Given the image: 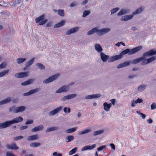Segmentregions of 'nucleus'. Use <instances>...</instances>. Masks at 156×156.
Masks as SVG:
<instances>
[{"label":"nucleus","instance_id":"obj_1","mask_svg":"<svg viewBox=\"0 0 156 156\" xmlns=\"http://www.w3.org/2000/svg\"><path fill=\"white\" fill-rule=\"evenodd\" d=\"M156 54V50H154L153 49L147 51L143 54V56L140 58H137V63L143 61L141 64L142 65H146L148 64L147 59H145L147 57Z\"/></svg>","mask_w":156,"mask_h":156},{"label":"nucleus","instance_id":"obj_2","mask_svg":"<svg viewBox=\"0 0 156 156\" xmlns=\"http://www.w3.org/2000/svg\"><path fill=\"white\" fill-rule=\"evenodd\" d=\"M45 15L43 14L36 18L35 21L38 23V25H42L46 23L48 21L47 19H44Z\"/></svg>","mask_w":156,"mask_h":156},{"label":"nucleus","instance_id":"obj_3","mask_svg":"<svg viewBox=\"0 0 156 156\" xmlns=\"http://www.w3.org/2000/svg\"><path fill=\"white\" fill-rule=\"evenodd\" d=\"M136 52V47H135L132 49H126L122 51L120 54L119 55L120 57L121 58L123 55L128 54L129 55H132Z\"/></svg>","mask_w":156,"mask_h":156},{"label":"nucleus","instance_id":"obj_4","mask_svg":"<svg viewBox=\"0 0 156 156\" xmlns=\"http://www.w3.org/2000/svg\"><path fill=\"white\" fill-rule=\"evenodd\" d=\"M136 64V59H135L132 62H125L121 64H119L117 66V68L118 69L130 65V64Z\"/></svg>","mask_w":156,"mask_h":156},{"label":"nucleus","instance_id":"obj_5","mask_svg":"<svg viewBox=\"0 0 156 156\" xmlns=\"http://www.w3.org/2000/svg\"><path fill=\"white\" fill-rule=\"evenodd\" d=\"M59 74H56L53 75L52 76H50L47 79L44 80L43 81V83H47L52 82L57 79L59 76Z\"/></svg>","mask_w":156,"mask_h":156},{"label":"nucleus","instance_id":"obj_6","mask_svg":"<svg viewBox=\"0 0 156 156\" xmlns=\"http://www.w3.org/2000/svg\"><path fill=\"white\" fill-rule=\"evenodd\" d=\"M110 31L109 28H103L101 30H98L96 27V33L99 36H101L104 34Z\"/></svg>","mask_w":156,"mask_h":156},{"label":"nucleus","instance_id":"obj_7","mask_svg":"<svg viewBox=\"0 0 156 156\" xmlns=\"http://www.w3.org/2000/svg\"><path fill=\"white\" fill-rule=\"evenodd\" d=\"M29 72L19 73L15 74V76L17 78H23L28 76Z\"/></svg>","mask_w":156,"mask_h":156},{"label":"nucleus","instance_id":"obj_8","mask_svg":"<svg viewBox=\"0 0 156 156\" xmlns=\"http://www.w3.org/2000/svg\"><path fill=\"white\" fill-rule=\"evenodd\" d=\"M11 124L10 121L0 123V129L5 128L9 126Z\"/></svg>","mask_w":156,"mask_h":156},{"label":"nucleus","instance_id":"obj_9","mask_svg":"<svg viewBox=\"0 0 156 156\" xmlns=\"http://www.w3.org/2000/svg\"><path fill=\"white\" fill-rule=\"evenodd\" d=\"M23 120V119L22 117L19 116L14 118L12 120L10 121V122L12 124L22 122Z\"/></svg>","mask_w":156,"mask_h":156},{"label":"nucleus","instance_id":"obj_10","mask_svg":"<svg viewBox=\"0 0 156 156\" xmlns=\"http://www.w3.org/2000/svg\"><path fill=\"white\" fill-rule=\"evenodd\" d=\"M62 109V107H59L56 108L54 109L53 110L51 111L49 113V115L50 116H52L55 114L58 113L59 111H60Z\"/></svg>","mask_w":156,"mask_h":156},{"label":"nucleus","instance_id":"obj_11","mask_svg":"<svg viewBox=\"0 0 156 156\" xmlns=\"http://www.w3.org/2000/svg\"><path fill=\"white\" fill-rule=\"evenodd\" d=\"M79 29L78 27H76L71 29L70 30H68L66 32V35H69L70 34L75 33L77 32Z\"/></svg>","mask_w":156,"mask_h":156},{"label":"nucleus","instance_id":"obj_12","mask_svg":"<svg viewBox=\"0 0 156 156\" xmlns=\"http://www.w3.org/2000/svg\"><path fill=\"white\" fill-rule=\"evenodd\" d=\"M68 90V87L67 86H64L58 89L55 92L56 93H59L62 92H66Z\"/></svg>","mask_w":156,"mask_h":156},{"label":"nucleus","instance_id":"obj_13","mask_svg":"<svg viewBox=\"0 0 156 156\" xmlns=\"http://www.w3.org/2000/svg\"><path fill=\"white\" fill-rule=\"evenodd\" d=\"M76 96V94H69L64 96L63 98L62 99V100L64 101L66 100L73 98L75 97Z\"/></svg>","mask_w":156,"mask_h":156},{"label":"nucleus","instance_id":"obj_14","mask_svg":"<svg viewBox=\"0 0 156 156\" xmlns=\"http://www.w3.org/2000/svg\"><path fill=\"white\" fill-rule=\"evenodd\" d=\"M25 108L23 106H21L15 108L14 110V113H17L19 112H21L25 111Z\"/></svg>","mask_w":156,"mask_h":156},{"label":"nucleus","instance_id":"obj_15","mask_svg":"<svg viewBox=\"0 0 156 156\" xmlns=\"http://www.w3.org/2000/svg\"><path fill=\"white\" fill-rule=\"evenodd\" d=\"M120 59V57L119 55H116L114 56H112L108 58V61L109 62H113L117 60Z\"/></svg>","mask_w":156,"mask_h":156},{"label":"nucleus","instance_id":"obj_16","mask_svg":"<svg viewBox=\"0 0 156 156\" xmlns=\"http://www.w3.org/2000/svg\"><path fill=\"white\" fill-rule=\"evenodd\" d=\"M101 58L104 62H106L108 59L109 56L107 55L102 52L100 53Z\"/></svg>","mask_w":156,"mask_h":156},{"label":"nucleus","instance_id":"obj_17","mask_svg":"<svg viewBox=\"0 0 156 156\" xmlns=\"http://www.w3.org/2000/svg\"><path fill=\"white\" fill-rule=\"evenodd\" d=\"M111 105V104H108L107 102H105L103 104L104 109L107 112L109 111Z\"/></svg>","mask_w":156,"mask_h":156},{"label":"nucleus","instance_id":"obj_18","mask_svg":"<svg viewBox=\"0 0 156 156\" xmlns=\"http://www.w3.org/2000/svg\"><path fill=\"white\" fill-rule=\"evenodd\" d=\"M6 147L8 148L11 149L17 150L18 149V147L15 143L12 144L11 145L7 144Z\"/></svg>","mask_w":156,"mask_h":156},{"label":"nucleus","instance_id":"obj_19","mask_svg":"<svg viewBox=\"0 0 156 156\" xmlns=\"http://www.w3.org/2000/svg\"><path fill=\"white\" fill-rule=\"evenodd\" d=\"M96 145L94 144L92 146H87L84 147L82 149V151H84L87 150H91L95 147Z\"/></svg>","mask_w":156,"mask_h":156},{"label":"nucleus","instance_id":"obj_20","mask_svg":"<svg viewBox=\"0 0 156 156\" xmlns=\"http://www.w3.org/2000/svg\"><path fill=\"white\" fill-rule=\"evenodd\" d=\"M133 15H126L122 16L121 19V21H126L129 20L133 17Z\"/></svg>","mask_w":156,"mask_h":156},{"label":"nucleus","instance_id":"obj_21","mask_svg":"<svg viewBox=\"0 0 156 156\" xmlns=\"http://www.w3.org/2000/svg\"><path fill=\"white\" fill-rule=\"evenodd\" d=\"M129 10L126 9H121L120 11L117 14L118 16H121L124 14H125L128 13Z\"/></svg>","mask_w":156,"mask_h":156},{"label":"nucleus","instance_id":"obj_22","mask_svg":"<svg viewBox=\"0 0 156 156\" xmlns=\"http://www.w3.org/2000/svg\"><path fill=\"white\" fill-rule=\"evenodd\" d=\"M39 137V136L37 134L34 135L28 136V140L29 141L36 140L38 139Z\"/></svg>","mask_w":156,"mask_h":156},{"label":"nucleus","instance_id":"obj_23","mask_svg":"<svg viewBox=\"0 0 156 156\" xmlns=\"http://www.w3.org/2000/svg\"><path fill=\"white\" fill-rule=\"evenodd\" d=\"M101 96V95L99 94H92L91 95H89L87 96L86 98L88 99H92L93 98H99Z\"/></svg>","mask_w":156,"mask_h":156},{"label":"nucleus","instance_id":"obj_24","mask_svg":"<svg viewBox=\"0 0 156 156\" xmlns=\"http://www.w3.org/2000/svg\"><path fill=\"white\" fill-rule=\"evenodd\" d=\"M65 21L64 20H62L60 22L55 24L54 26V27L57 28L62 27L65 25Z\"/></svg>","mask_w":156,"mask_h":156},{"label":"nucleus","instance_id":"obj_25","mask_svg":"<svg viewBox=\"0 0 156 156\" xmlns=\"http://www.w3.org/2000/svg\"><path fill=\"white\" fill-rule=\"evenodd\" d=\"M91 131V129L90 128H88L87 129L81 131L79 132L78 133V135H81L83 134H84L87 133H88L89 132H90Z\"/></svg>","mask_w":156,"mask_h":156},{"label":"nucleus","instance_id":"obj_26","mask_svg":"<svg viewBox=\"0 0 156 156\" xmlns=\"http://www.w3.org/2000/svg\"><path fill=\"white\" fill-rule=\"evenodd\" d=\"M91 131V129L90 128H88L87 129L81 131L79 132L78 133V135H81L83 134H84L87 133H88L89 132H90Z\"/></svg>","mask_w":156,"mask_h":156},{"label":"nucleus","instance_id":"obj_27","mask_svg":"<svg viewBox=\"0 0 156 156\" xmlns=\"http://www.w3.org/2000/svg\"><path fill=\"white\" fill-rule=\"evenodd\" d=\"M34 59L35 58H33L27 62L25 64L26 67H27L31 66L33 63Z\"/></svg>","mask_w":156,"mask_h":156},{"label":"nucleus","instance_id":"obj_28","mask_svg":"<svg viewBox=\"0 0 156 156\" xmlns=\"http://www.w3.org/2000/svg\"><path fill=\"white\" fill-rule=\"evenodd\" d=\"M11 101V99L10 98H6L4 100L0 101V105L3 104H5L10 102Z\"/></svg>","mask_w":156,"mask_h":156},{"label":"nucleus","instance_id":"obj_29","mask_svg":"<svg viewBox=\"0 0 156 156\" xmlns=\"http://www.w3.org/2000/svg\"><path fill=\"white\" fill-rule=\"evenodd\" d=\"M77 127H75L72 128H70L66 130V133H72L74 132L77 129Z\"/></svg>","mask_w":156,"mask_h":156},{"label":"nucleus","instance_id":"obj_30","mask_svg":"<svg viewBox=\"0 0 156 156\" xmlns=\"http://www.w3.org/2000/svg\"><path fill=\"white\" fill-rule=\"evenodd\" d=\"M95 49L98 52H101L102 51V48L100 45L98 44L95 45Z\"/></svg>","mask_w":156,"mask_h":156},{"label":"nucleus","instance_id":"obj_31","mask_svg":"<svg viewBox=\"0 0 156 156\" xmlns=\"http://www.w3.org/2000/svg\"><path fill=\"white\" fill-rule=\"evenodd\" d=\"M58 129V127H52L48 128H47L45 132H48L50 131L55 130Z\"/></svg>","mask_w":156,"mask_h":156},{"label":"nucleus","instance_id":"obj_32","mask_svg":"<svg viewBox=\"0 0 156 156\" xmlns=\"http://www.w3.org/2000/svg\"><path fill=\"white\" fill-rule=\"evenodd\" d=\"M74 139V137L73 136H67L66 139V142L68 143L69 142L72 141Z\"/></svg>","mask_w":156,"mask_h":156},{"label":"nucleus","instance_id":"obj_33","mask_svg":"<svg viewBox=\"0 0 156 156\" xmlns=\"http://www.w3.org/2000/svg\"><path fill=\"white\" fill-rule=\"evenodd\" d=\"M33 82V79H29L27 81H25L22 83V85L25 86L32 83Z\"/></svg>","mask_w":156,"mask_h":156},{"label":"nucleus","instance_id":"obj_34","mask_svg":"<svg viewBox=\"0 0 156 156\" xmlns=\"http://www.w3.org/2000/svg\"><path fill=\"white\" fill-rule=\"evenodd\" d=\"M96 27H94L91 30H89L87 33V35H91L95 32L96 33Z\"/></svg>","mask_w":156,"mask_h":156},{"label":"nucleus","instance_id":"obj_35","mask_svg":"<svg viewBox=\"0 0 156 156\" xmlns=\"http://www.w3.org/2000/svg\"><path fill=\"white\" fill-rule=\"evenodd\" d=\"M41 145V144L39 143L34 142L31 143L30 144V146L31 147H35L39 146Z\"/></svg>","mask_w":156,"mask_h":156},{"label":"nucleus","instance_id":"obj_36","mask_svg":"<svg viewBox=\"0 0 156 156\" xmlns=\"http://www.w3.org/2000/svg\"><path fill=\"white\" fill-rule=\"evenodd\" d=\"M26 58H20L17 59V62L18 64H21L26 60Z\"/></svg>","mask_w":156,"mask_h":156},{"label":"nucleus","instance_id":"obj_37","mask_svg":"<svg viewBox=\"0 0 156 156\" xmlns=\"http://www.w3.org/2000/svg\"><path fill=\"white\" fill-rule=\"evenodd\" d=\"M156 59V56H154L151 57L148 59H147V63H149L151 62L154 60H155Z\"/></svg>","mask_w":156,"mask_h":156},{"label":"nucleus","instance_id":"obj_38","mask_svg":"<svg viewBox=\"0 0 156 156\" xmlns=\"http://www.w3.org/2000/svg\"><path fill=\"white\" fill-rule=\"evenodd\" d=\"M104 132V130H103L97 131L94 132L93 135L94 136H96L103 133Z\"/></svg>","mask_w":156,"mask_h":156},{"label":"nucleus","instance_id":"obj_39","mask_svg":"<svg viewBox=\"0 0 156 156\" xmlns=\"http://www.w3.org/2000/svg\"><path fill=\"white\" fill-rule=\"evenodd\" d=\"M58 13L59 15L63 17L64 16V12L63 9L58 10Z\"/></svg>","mask_w":156,"mask_h":156},{"label":"nucleus","instance_id":"obj_40","mask_svg":"<svg viewBox=\"0 0 156 156\" xmlns=\"http://www.w3.org/2000/svg\"><path fill=\"white\" fill-rule=\"evenodd\" d=\"M9 71V70H6L0 73V77H2L7 74Z\"/></svg>","mask_w":156,"mask_h":156},{"label":"nucleus","instance_id":"obj_41","mask_svg":"<svg viewBox=\"0 0 156 156\" xmlns=\"http://www.w3.org/2000/svg\"><path fill=\"white\" fill-rule=\"evenodd\" d=\"M77 147H75L71 150L69 152V155H72L75 154L77 151Z\"/></svg>","mask_w":156,"mask_h":156},{"label":"nucleus","instance_id":"obj_42","mask_svg":"<svg viewBox=\"0 0 156 156\" xmlns=\"http://www.w3.org/2000/svg\"><path fill=\"white\" fill-rule=\"evenodd\" d=\"M40 89L39 88H37L30 90V94H34L38 92L40 90Z\"/></svg>","mask_w":156,"mask_h":156},{"label":"nucleus","instance_id":"obj_43","mask_svg":"<svg viewBox=\"0 0 156 156\" xmlns=\"http://www.w3.org/2000/svg\"><path fill=\"white\" fill-rule=\"evenodd\" d=\"M36 65L37 66H38L41 70L43 69H45V66L43 65L40 63H37L36 64Z\"/></svg>","mask_w":156,"mask_h":156},{"label":"nucleus","instance_id":"obj_44","mask_svg":"<svg viewBox=\"0 0 156 156\" xmlns=\"http://www.w3.org/2000/svg\"><path fill=\"white\" fill-rule=\"evenodd\" d=\"M145 85H142L138 87L137 89L139 91H142L145 89Z\"/></svg>","mask_w":156,"mask_h":156},{"label":"nucleus","instance_id":"obj_45","mask_svg":"<svg viewBox=\"0 0 156 156\" xmlns=\"http://www.w3.org/2000/svg\"><path fill=\"white\" fill-rule=\"evenodd\" d=\"M90 13V11H85L83 12V17H85L89 14Z\"/></svg>","mask_w":156,"mask_h":156},{"label":"nucleus","instance_id":"obj_46","mask_svg":"<svg viewBox=\"0 0 156 156\" xmlns=\"http://www.w3.org/2000/svg\"><path fill=\"white\" fill-rule=\"evenodd\" d=\"M119 9L118 8H114L111 10V14H113L117 12Z\"/></svg>","mask_w":156,"mask_h":156},{"label":"nucleus","instance_id":"obj_47","mask_svg":"<svg viewBox=\"0 0 156 156\" xmlns=\"http://www.w3.org/2000/svg\"><path fill=\"white\" fill-rule=\"evenodd\" d=\"M64 112L65 113H69L70 112V109L69 108L65 107L64 108Z\"/></svg>","mask_w":156,"mask_h":156},{"label":"nucleus","instance_id":"obj_48","mask_svg":"<svg viewBox=\"0 0 156 156\" xmlns=\"http://www.w3.org/2000/svg\"><path fill=\"white\" fill-rule=\"evenodd\" d=\"M106 147V146L105 145L101 146L97 148V150L98 151H101L105 149Z\"/></svg>","mask_w":156,"mask_h":156},{"label":"nucleus","instance_id":"obj_49","mask_svg":"<svg viewBox=\"0 0 156 156\" xmlns=\"http://www.w3.org/2000/svg\"><path fill=\"white\" fill-rule=\"evenodd\" d=\"M23 138V137L22 136H19L14 138L13 139L15 141H17Z\"/></svg>","mask_w":156,"mask_h":156},{"label":"nucleus","instance_id":"obj_50","mask_svg":"<svg viewBox=\"0 0 156 156\" xmlns=\"http://www.w3.org/2000/svg\"><path fill=\"white\" fill-rule=\"evenodd\" d=\"M151 110H154L156 108V104L154 103H153L151 105Z\"/></svg>","mask_w":156,"mask_h":156},{"label":"nucleus","instance_id":"obj_51","mask_svg":"<svg viewBox=\"0 0 156 156\" xmlns=\"http://www.w3.org/2000/svg\"><path fill=\"white\" fill-rule=\"evenodd\" d=\"M143 9V8L142 7H140V8L137 9V14L140 13L141 12Z\"/></svg>","mask_w":156,"mask_h":156},{"label":"nucleus","instance_id":"obj_52","mask_svg":"<svg viewBox=\"0 0 156 156\" xmlns=\"http://www.w3.org/2000/svg\"><path fill=\"white\" fill-rule=\"evenodd\" d=\"M33 122V121L32 120H27L26 122H25V124L26 125H28L32 123Z\"/></svg>","mask_w":156,"mask_h":156},{"label":"nucleus","instance_id":"obj_53","mask_svg":"<svg viewBox=\"0 0 156 156\" xmlns=\"http://www.w3.org/2000/svg\"><path fill=\"white\" fill-rule=\"evenodd\" d=\"M137 113L140 114L142 116V118L144 119H145L146 117V115L145 114L140 112H139L138 111H137Z\"/></svg>","mask_w":156,"mask_h":156},{"label":"nucleus","instance_id":"obj_54","mask_svg":"<svg viewBox=\"0 0 156 156\" xmlns=\"http://www.w3.org/2000/svg\"><path fill=\"white\" fill-rule=\"evenodd\" d=\"M15 109V107L12 106L9 108V111L10 112H13L14 113V110Z\"/></svg>","mask_w":156,"mask_h":156},{"label":"nucleus","instance_id":"obj_55","mask_svg":"<svg viewBox=\"0 0 156 156\" xmlns=\"http://www.w3.org/2000/svg\"><path fill=\"white\" fill-rule=\"evenodd\" d=\"M28 128V126H21L20 128V129L21 130L25 129Z\"/></svg>","mask_w":156,"mask_h":156},{"label":"nucleus","instance_id":"obj_56","mask_svg":"<svg viewBox=\"0 0 156 156\" xmlns=\"http://www.w3.org/2000/svg\"><path fill=\"white\" fill-rule=\"evenodd\" d=\"M77 5V3L76 2H73L70 5V6L71 7H74L76 5Z\"/></svg>","mask_w":156,"mask_h":156},{"label":"nucleus","instance_id":"obj_57","mask_svg":"<svg viewBox=\"0 0 156 156\" xmlns=\"http://www.w3.org/2000/svg\"><path fill=\"white\" fill-rule=\"evenodd\" d=\"M53 155L54 156H62V155L60 153L58 154L56 152H54L53 154Z\"/></svg>","mask_w":156,"mask_h":156},{"label":"nucleus","instance_id":"obj_58","mask_svg":"<svg viewBox=\"0 0 156 156\" xmlns=\"http://www.w3.org/2000/svg\"><path fill=\"white\" fill-rule=\"evenodd\" d=\"M38 129H39V131L43 129L44 128V127L42 125H40L37 126Z\"/></svg>","mask_w":156,"mask_h":156},{"label":"nucleus","instance_id":"obj_59","mask_svg":"<svg viewBox=\"0 0 156 156\" xmlns=\"http://www.w3.org/2000/svg\"><path fill=\"white\" fill-rule=\"evenodd\" d=\"M52 23L51 22H49L46 24V26L47 27H51L52 25Z\"/></svg>","mask_w":156,"mask_h":156},{"label":"nucleus","instance_id":"obj_60","mask_svg":"<svg viewBox=\"0 0 156 156\" xmlns=\"http://www.w3.org/2000/svg\"><path fill=\"white\" fill-rule=\"evenodd\" d=\"M5 66V64L4 63H2L0 65V69L4 68Z\"/></svg>","mask_w":156,"mask_h":156},{"label":"nucleus","instance_id":"obj_61","mask_svg":"<svg viewBox=\"0 0 156 156\" xmlns=\"http://www.w3.org/2000/svg\"><path fill=\"white\" fill-rule=\"evenodd\" d=\"M38 131H39V129H38L37 126L32 129L31 130V131L32 132H36Z\"/></svg>","mask_w":156,"mask_h":156},{"label":"nucleus","instance_id":"obj_62","mask_svg":"<svg viewBox=\"0 0 156 156\" xmlns=\"http://www.w3.org/2000/svg\"><path fill=\"white\" fill-rule=\"evenodd\" d=\"M6 156H16L13 155L12 153L9 152H7L6 153Z\"/></svg>","mask_w":156,"mask_h":156},{"label":"nucleus","instance_id":"obj_63","mask_svg":"<svg viewBox=\"0 0 156 156\" xmlns=\"http://www.w3.org/2000/svg\"><path fill=\"white\" fill-rule=\"evenodd\" d=\"M143 102V100L141 99L138 98L137 99V103H141Z\"/></svg>","mask_w":156,"mask_h":156},{"label":"nucleus","instance_id":"obj_64","mask_svg":"<svg viewBox=\"0 0 156 156\" xmlns=\"http://www.w3.org/2000/svg\"><path fill=\"white\" fill-rule=\"evenodd\" d=\"M111 102H112V104L113 105H114L115 103V100L114 99H111L110 100Z\"/></svg>","mask_w":156,"mask_h":156}]
</instances>
